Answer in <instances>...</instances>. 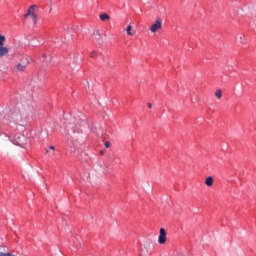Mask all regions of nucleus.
<instances>
[{
    "instance_id": "f257e3e1",
    "label": "nucleus",
    "mask_w": 256,
    "mask_h": 256,
    "mask_svg": "<svg viewBox=\"0 0 256 256\" xmlns=\"http://www.w3.org/2000/svg\"><path fill=\"white\" fill-rule=\"evenodd\" d=\"M6 119H10L13 121V123H16L17 125H21V123L25 122V119H27V116L21 113V110L14 109Z\"/></svg>"
},
{
    "instance_id": "f03ea898",
    "label": "nucleus",
    "mask_w": 256,
    "mask_h": 256,
    "mask_svg": "<svg viewBox=\"0 0 256 256\" xmlns=\"http://www.w3.org/2000/svg\"><path fill=\"white\" fill-rule=\"evenodd\" d=\"M29 63H31V58H22L19 62L15 64L14 70L16 71V73L23 72L25 71V69H27V65H29Z\"/></svg>"
},
{
    "instance_id": "7ed1b4c3",
    "label": "nucleus",
    "mask_w": 256,
    "mask_h": 256,
    "mask_svg": "<svg viewBox=\"0 0 256 256\" xmlns=\"http://www.w3.org/2000/svg\"><path fill=\"white\" fill-rule=\"evenodd\" d=\"M162 25H163V22L161 21V18H157L155 23L152 24L150 27L151 33H157V31H159V29H161Z\"/></svg>"
},
{
    "instance_id": "20e7f679",
    "label": "nucleus",
    "mask_w": 256,
    "mask_h": 256,
    "mask_svg": "<svg viewBox=\"0 0 256 256\" xmlns=\"http://www.w3.org/2000/svg\"><path fill=\"white\" fill-rule=\"evenodd\" d=\"M167 241V232L164 230V228L160 229V234L158 237V243L160 245H164V243H166Z\"/></svg>"
},
{
    "instance_id": "39448f33",
    "label": "nucleus",
    "mask_w": 256,
    "mask_h": 256,
    "mask_svg": "<svg viewBox=\"0 0 256 256\" xmlns=\"http://www.w3.org/2000/svg\"><path fill=\"white\" fill-rule=\"evenodd\" d=\"M23 141H25V136L16 135L14 137L13 143H14V145H19L20 147H22Z\"/></svg>"
},
{
    "instance_id": "423d86ee",
    "label": "nucleus",
    "mask_w": 256,
    "mask_h": 256,
    "mask_svg": "<svg viewBox=\"0 0 256 256\" xmlns=\"http://www.w3.org/2000/svg\"><path fill=\"white\" fill-rule=\"evenodd\" d=\"M36 8H37V5L30 6L27 13L25 14V17H35V9Z\"/></svg>"
},
{
    "instance_id": "0eeeda50",
    "label": "nucleus",
    "mask_w": 256,
    "mask_h": 256,
    "mask_svg": "<svg viewBox=\"0 0 256 256\" xmlns=\"http://www.w3.org/2000/svg\"><path fill=\"white\" fill-rule=\"evenodd\" d=\"M92 35L95 41H97L98 45H101V33L99 32V30H94Z\"/></svg>"
},
{
    "instance_id": "6e6552de",
    "label": "nucleus",
    "mask_w": 256,
    "mask_h": 256,
    "mask_svg": "<svg viewBox=\"0 0 256 256\" xmlns=\"http://www.w3.org/2000/svg\"><path fill=\"white\" fill-rule=\"evenodd\" d=\"M150 249H151L150 245L144 246V248H142V250H141L140 256H149L150 255V252H149Z\"/></svg>"
},
{
    "instance_id": "1a4fd4ad",
    "label": "nucleus",
    "mask_w": 256,
    "mask_h": 256,
    "mask_svg": "<svg viewBox=\"0 0 256 256\" xmlns=\"http://www.w3.org/2000/svg\"><path fill=\"white\" fill-rule=\"evenodd\" d=\"M9 54V48L0 46V57H5V55Z\"/></svg>"
},
{
    "instance_id": "9d476101",
    "label": "nucleus",
    "mask_w": 256,
    "mask_h": 256,
    "mask_svg": "<svg viewBox=\"0 0 256 256\" xmlns=\"http://www.w3.org/2000/svg\"><path fill=\"white\" fill-rule=\"evenodd\" d=\"M205 185L207 187H213V178L211 176L207 177L205 180Z\"/></svg>"
},
{
    "instance_id": "9b49d317",
    "label": "nucleus",
    "mask_w": 256,
    "mask_h": 256,
    "mask_svg": "<svg viewBox=\"0 0 256 256\" xmlns=\"http://www.w3.org/2000/svg\"><path fill=\"white\" fill-rule=\"evenodd\" d=\"M100 19H101V21H108V19H110L109 14H107V13L101 14Z\"/></svg>"
},
{
    "instance_id": "f8f14e48",
    "label": "nucleus",
    "mask_w": 256,
    "mask_h": 256,
    "mask_svg": "<svg viewBox=\"0 0 256 256\" xmlns=\"http://www.w3.org/2000/svg\"><path fill=\"white\" fill-rule=\"evenodd\" d=\"M132 29L133 27L131 25L127 26L126 28L127 35H133V32H131Z\"/></svg>"
},
{
    "instance_id": "ddd939ff",
    "label": "nucleus",
    "mask_w": 256,
    "mask_h": 256,
    "mask_svg": "<svg viewBox=\"0 0 256 256\" xmlns=\"http://www.w3.org/2000/svg\"><path fill=\"white\" fill-rule=\"evenodd\" d=\"M5 39H6L5 36L0 34V47L4 45Z\"/></svg>"
},
{
    "instance_id": "4468645a",
    "label": "nucleus",
    "mask_w": 256,
    "mask_h": 256,
    "mask_svg": "<svg viewBox=\"0 0 256 256\" xmlns=\"http://www.w3.org/2000/svg\"><path fill=\"white\" fill-rule=\"evenodd\" d=\"M215 97H217V99H221V97H222L221 90H217L215 92Z\"/></svg>"
},
{
    "instance_id": "2eb2a0df",
    "label": "nucleus",
    "mask_w": 256,
    "mask_h": 256,
    "mask_svg": "<svg viewBox=\"0 0 256 256\" xmlns=\"http://www.w3.org/2000/svg\"><path fill=\"white\" fill-rule=\"evenodd\" d=\"M0 256H15L9 252L5 253V252H0Z\"/></svg>"
},
{
    "instance_id": "dca6fc26",
    "label": "nucleus",
    "mask_w": 256,
    "mask_h": 256,
    "mask_svg": "<svg viewBox=\"0 0 256 256\" xmlns=\"http://www.w3.org/2000/svg\"><path fill=\"white\" fill-rule=\"evenodd\" d=\"M31 17H32L34 23H37V14H34V16H31Z\"/></svg>"
},
{
    "instance_id": "f3484780",
    "label": "nucleus",
    "mask_w": 256,
    "mask_h": 256,
    "mask_svg": "<svg viewBox=\"0 0 256 256\" xmlns=\"http://www.w3.org/2000/svg\"><path fill=\"white\" fill-rule=\"evenodd\" d=\"M42 57H43V60H42V61H44V62H46V63H47V61H48V60H47V54H43V56H42Z\"/></svg>"
},
{
    "instance_id": "a211bd4d",
    "label": "nucleus",
    "mask_w": 256,
    "mask_h": 256,
    "mask_svg": "<svg viewBox=\"0 0 256 256\" xmlns=\"http://www.w3.org/2000/svg\"><path fill=\"white\" fill-rule=\"evenodd\" d=\"M105 147H106V149H109V147H111V142H106Z\"/></svg>"
},
{
    "instance_id": "6ab92c4d",
    "label": "nucleus",
    "mask_w": 256,
    "mask_h": 256,
    "mask_svg": "<svg viewBox=\"0 0 256 256\" xmlns=\"http://www.w3.org/2000/svg\"><path fill=\"white\" fill-rule=\"evenodd\" d=\"M239 43H243V36L238 37Z\"/></svg>"
},
{
    "instance_id": "aec40b11",
    "label": "nucleus",
    "mask_w": 256,
    "mask_h": 256,
    "mask_svg": "<svg viewBox=\"0 0 256 256\" xmlns=\"http://www.w3.org/2000/svg\"><path fill=\"white\" fill-rule=\"evenodd\" d=\"M147 106H148L149 109H151V107H153V104L148 103Z\"/></svg>"
},
{
    "instance_id": "412c9836",
    "label": "nucleus",
    "mask_w": 256,
    "mask_h": 256,
    "mask_svg": "<svg viewBox=\"0 0 256 256\" xmlns=\"http://www.w3.org/2000/svg\"><path fill=\"white\" fill-rule=\"evenodd\" d=\"M90 57H95V51L91 53Z\"/></svg>"
},
{
    "instance_id": "4be33fe9",
    "label": "nucleus",
    "mask_w": 256,
    "mask_h": 256,
    "mask_svg": "<svg viewBox=\"0 0 256 256\" xmlns=\"http://www.w3.org/2000/svg\"><path fill=\"white\" fill-rule=\"evenodd\" d=\"M50 149H51L52 151H55V146H50Z\"/></svg>"
}]
</instances>
